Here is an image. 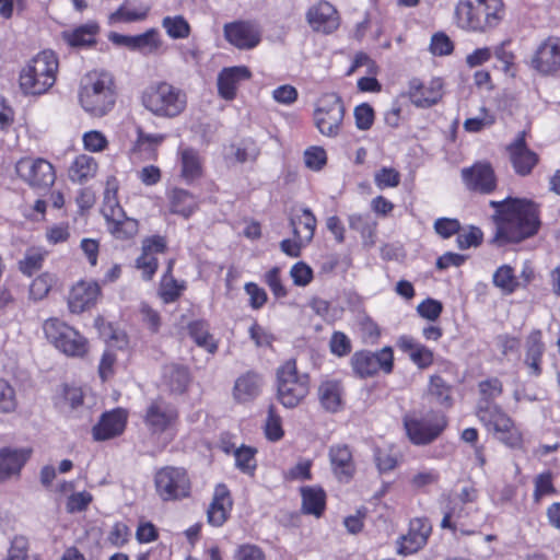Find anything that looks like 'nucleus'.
Instances as JSON below:
<instances>
[{"label":"nucleus","instance_id":"obj_1","mask_svg":"<svg viewBox=\"0 0 560 560\" xmlns=\"http://www.w3.org/2000/svg\"><path fill=\"white\" fill-rule=\"evenodd\" d=\"M489 205L494 209L493 244L520 243L537 234L541 223L538 206L533 201L508 197L501 201L491 200Z\"/></svg>","mask_w":560,"mask_h":560},{"label":"nucleus","instance_id":"obj_2","mask_svg":"<svg viewBox=\"0 0 560 560\" xmlns=\"http://www.w3.org/2000/svg\"><path fill=\"white\" fill-rule=\"evenodd\" d=\"M454 14L458 27L475 33H487L502 21L504 3L502 0H459Z\"/></svg>","mask_w":560,"mask_h":560},{"label":"nucleus","instance_id":"obj_3","mask_svg":"<svg viewBox=\"0 0 560 560\" xmlns=\"http://www.w3.org/2000/svg\"><path fill=\"white\" fill-rule=\"evenodd\" d=\"M79 101L82 108L95 117L106 115L115 105L114 78L106 71H90L80 84Z\"/></svg>","mask_w":560,"mask_h":560},{"label":"nucleus","instance_id":"obj_4","mask_svg":"<svg viewBox=\"0 0 560 560\" xmlns=\"http://www.w3.org/2000/svg\"><path fill=\"white\" fill-rule=\"evenodd\" d=\"M58 59L52 51L45 50L35 56L20 73V88L24 94L42 95L56 81Z\"/></svg>","mask_w":560,"mask_h":560},{"label":"nucleus","instance_id":"obj_5","mask_svg":"<svg viewBox=\"0 0 560 560\" xmlns=\"http://www.w3.org/2000/svg\"><path fill=\"white\" fill-rule=\"evenodd\" d=\"M142 103L154 115L173 118L185 110L187 97L180 89L167 82H160L144 91Z\"/></svg>","mask_w":560,"mask_h":560},{"label":"nucleus","instance_id":"obj_6","mask_svg":"<svg viewBox=\"0 0 560 560\" xmlns=\"http://www.w3.org/2000/svg\"><path fill=\"white\" fill-rule=\"evenodd\" d=\"M406 434L415 445H428L435 441L447 425L444 415L429 411H410L402 419Z\"/></svg>","mask_w":560,"mask_h":560},{"label":"nucleus","instance_id":"obj_7","mask_svg":"<svg viewBox=\"0 0 560 560\" xmlns=\"http://www.w3.org/2000/svg\"><path fill=\"white\" fill-rule=\"evenodd\" d=\"M278 398L285 408L296 407L308 394L310 377L300 373L293 359L277 370Z\"/></svg>","mask_w":560,"mask_h":560},{"label":"nucleus","instance_id":"obj_8","mask_svg":"<svg viewBox=\"0 0 560 560\" xmlns=\"http://www.w3.org/2000/svg\"><path fill=\"white\" fill-rule=\"evenodd\" d=\"M102 213L107 223L108 232L117 240H130L139 232V223L136 219L126 215L124 209L117 200V188L107 187L104 191Z\"/></svg>","mask_w":560,"mask_h":560},{"label":"nucleus","instance_id":"obj_9","mask_svg":"<svg viewBox=\"0 0 560 560\" xmlns=\"http://www.w3.org/2000/svg\"><path fill=\"white\" fill-rule=\"evenodd\" d=\"M43 329L48 341L66 355L82 358L88 352L86 338L58 318L45 320Z\"/></svg>","mask_w":560,"mask_h":560},{"label":"nucleus","instance_id":"obj_10","mask_svg":"<svg viewBox=\"0 0 560 560\" xmlns=\"http://www.w3.org/2000/svg\"><path fill=\"white\" fill-rule=\"evenodd\" d=\"M345 117V106L340 96L335 93L323 95L314 110V122L318 131L327 137L339 135Z\"/></svg>","mask_w":560,"mask_h":560},{"label":"nucleus","instance_id":"obj_11","mask_svg":"<svg viewBox=\"0 0 560 560\" xmlns=\"http://www.w3.org/2000/svg\"><path fill=\"white\" fill-rule=\"evenodd\" d=\"M155 490L163 501L180 500L189 497L191 482L187 471L180 467L166 466L154 476Z\"/></svg>","mask_w":560,"mask_h":560},{"label":"nucleus","instance_id":"obj_12","mask_svg":"<svg viewBox=\"0 0 560 560\" xmlns=\"http://www.w3.org/2000/svg\"><path fill=\"white\" fill-rule=\"evenodd\" d=\"M477 415L479 419L497 434L498 439L510 447H518L521 445V434L514 428L511 419L503 413L498 406L487 401L478 405Z\"/></svg>","mask_w":560,"mask_h":560},{"label":"nucleus","instance_id":"obj_13","mask_svg":"<svg viewBox=\"0 0 560 560\" xmlns=\"http://www.w3.org/2000/svg\"><path fill=\"white\" fill-rule=\"evenodd\" d=\"M18 176L33 188L46 189L56 179L54 166L46 160L22 158L15 164Z\"/></svg>","mask_w":560,"mask_h":560},{"label":"nucleus","instance_id":"obj_14","mask_svg":"<svg viewBox=\"0 0 560 560\" xmlns=\"http://www.w3.org/2000/svg\"><path fill=\"white\" fill-rule=\"evenodd\" d=\"M393 350L384 347L381 351H358L351 357V366L355 375L361 378L375 375L380 370L389 373L393 370Z\"/></svg>","mask_w":560,"mask_h":560},{"label":"nucleus","instance_id":"obj_15","mask_svg":"<svg viewBox=\"0 0 560 560\" xmlns=\"http://www.w3.org/2000/svg\"><path fill=\"white\" fill-rule=\"evenodd\" d=\"M510 162L514 172L520 176H527L538 164L539 156L526 143V132L521 131L506 147Z\"/></svg>","mask_w":560,"mask_h":560},{"label":"nucleus","instance_id":"obj_16","mask_svg":"<svg viewBox=\"0 0 560 560\" xmlns=\"http://www.w3.org/2000/svg\"><path fill=\"white\" fill-rule=\"evenodd\" d=\"M532 67L541 74L560 72V37L550 36L537 48Z\"/></svg>","mask_w":560,"mask_h":560},{"label":"nucleus","instance_id":"obj_17","mask_svg":"<svg viewBox=\"0 0 560 560\" xmlns=\"http://www.w3.org/2000/svg\"><path fill=\"white\" fill-rule=\"evenodd\" d=\"M224 36L240 49H252L260 42V31L256 23L237 21L224 25Z\"/></svg>","mask_w":560,"mask_h":560},{"label":"nucleus","instance_id":"obj_18","mask_svg":"<svg viewBox=\"0 0 560 560\" xmlns=\"http://www.w3.org/2000/svg\"><path fill=\"white\" fill-rule=\"evenodd\" d=\"M108 39L118 46H126L131 50H138L144 55L154 54L161 47L162 42L156 30L151 28L143 34L130 36L115 32L109 33Z\"/></svg>","mask_w":560,"mask_h":560},{"label":"nucleus","instance_id":"obj_19","mask_svg":"<svg viewBox=\"0 0 560 560\" xmlns=\"http://www.w3.org/2000/svg\"><path fill=\"white\" fill-rule=\"evenodd\" d=\"M462 177L470 190L481 194H490L497 187V178L493 168L488 163H477L462 171Z\"/></svg>","mask_w":560,"mask_h":560},{"label":"nucleus","instance_id":"obj_20","mask_svg":"<svg viewBox=\"0 0 560 560\" xmlns=\"http://www.w3.org/2000/svg\"><path fill=\"white\" fill-rule=\"evenodd\" d=\"M177 416V410L172 405L156 399L147 408L144 422L152 433H162L176 421Z\"/></svg>","mask_w":560,"mask_h":560},{"label":"nucleus","instance_id":"obj_21","mask_svg":"<svg viewBox=\"0 0 560 560\" xmlns=\"http://www.w3.org/2000/svg\"><path fill=\"white\" fill-rule=\"evenodd\" d=\"M306 20L315 32H323L325 34L332 33L339 26L337 10L332 4L324 0L308 9Z\"/></svg>","mask_w":560,"mask_h":560},{"label":"nucleus","instance_id":"obj_22","mask_svg":"<svg viewBox=\"0 0 560 560\" xmlns=\"http://www.w3.org/2000/svg\"><path fill=\"white\" fill-rule=\"evenodd\" d=\"M127 415L122 409H114L103 413L97 424L93 427V438L105 441L120 435L126 427Z\"/></svg>","mask_w":560,"mask_h":560},{"label":"nucleus","instance_id":"obj_23","mask_svg":"<svg viewBox=\"0 0 560 560\" xmlns=\"http://www.w3.org/2000/svg\"><path fill=\"white\" fill-rule=\"evenodd\" d=\"M252 73L245 66L224 68L218 75V92L226 101L234 100L237 85L250 78Z\"/></svg>","mask_w":560,"mask_h":560},{"label":"nucleus","instance_id":"obj_24","mask_svg":"<svg viewBox=\"0 0 560 560\" xmlns=\"http://www.w3.org/2000/svg\"><path fill=\"white\" fill-rule=\"evenodd\" d=\"M409 88L410 101L417 107H431L442 97V83L439 79L432 80L429 85H424L418 79H412Z\"/></svg>","mask_w":560,"mask_h":560},{"label":"nucleus","instance_id":"obj_25","mask_svg":"<svg viewBox=\"0 0 560 560\" xmlns=\"http://www.w3.org/2000/svg\"><path fill=\"white\" fill-rule=\"evenodd\" d=\"M431 524L427 518H415L410 522L409 532L402 537L399 553L410 555L421 549L428 541Z\"/></svg>","mask_w":560,"mask_h":560},{"label":"nucleus","instance_id":"obj_26","mask_svg":"<svg viewBox=\"0 0 560 560\" xmlns=\"http://www.w3.org/2000/svg\"><path fill=\"white\" fill-rule=\"evenodd\" d=\"M232 504L233 502L228 487L223 483H219L214 489L212 501L207 510L209 524L217 527L222 526L228 520Z\"/></svg>","mask_w":560,"mask_h":560},{"label":"nucleus","instance_id":"obj_27","mask_svg":"<svg viewBox=\"0 0 560 560\" xmlns=\"http://www.w3.org/2000/svg\"><path fill=\"white\" fill-rule=\"evenodd\" d=\"M329 459L332 470L339 480L352 478L355 466L352 458V452L346 444L332 445L329 448Z\"/></svg>","mask_w":560,"mask_h":560},{"label":"nucleus","instance_id":"obj_28","mask_svg":"<svg viewBox=\"0 0 560 560\" xmlns=\"http://www.w3.org/2000/svg\"><path fill=\"white\" fill-rule=\"evenodd\" d=\"M100 289L95 283L79 282L69 293L68 305L71 313H82L94 305Z\"/></svg>","mask_w":560,"mask_h":560},{"label":"nucleus","instance_id":"obj_29","mask_svg":"<svg viewBox=\"0 0 560 560\" xmlns=\"http://www.w3.org/2000/svg\"><path fill=\"white\" fill-rule=\"evenodd\" d=\"M28 457L30 451L26 450H0V482L18 475Z\"/></svg>","mask_w":560,"mask_h":560},{"label":"nucleus","instance_id":"obj_30","mask_svg":"<svg viewBox=\"0 0 560 560\" xmlns=\"http://www.w3.org/2000/svg\"><path fill=\"white\" fill-rule=\"evenodd\" d=\"M397 346L419 369H427L433 363V352L410 336L399 337Z\"/></svg>","mask_w":560,"mask_h":560},{"label":"nucleus","instance_id":"obj_31","mask_svg":"<svg viewBox=\"0 0 560 560\" xmlns=\"http://www.w3.org/2000/svg\"><path fill=\"white\" fill-rule=\"evenodd\" d=\"M262 378L259 374L255 372H246L241 375L234 384L233 395L237 401H248L255 398L261 387Z\"/></svg>","mask_w":560,"mask_h":560},{"label":"nucleus","instance_id":"obj_32","mask_svg":"<svg viewBox=\"0 0 560 560\" xmlns=\"http://www.w3.org/2000/svg\"><path fill=\"white\" fill-rule=\"evenodd\" d=\"M545 352V345L541 340L540 330H534L526 340V353L524 363L530 369V374L539 376L541 374V358Z\"/></svg>","mask_w":560,"mask_h":560},{"label":"nucleus","instance_id":"obj_33","mask_svg":"<svg viewBox=\"0 0 560 560\" xmlns=\"http://www.w3.org/2000/svg\"><path fill=\"white\" fill-rule=\"evenodd\" d=\"M318 398L323 408L337 412L342 407V387L337 381H327L318 387Z\"/></svg>","mask_w":560,"mask_h":560},{"label":"nucleus","instance_id":"obj_34","mask_svg":"<svg viewBox=\"0 0 560 560\" xmlns=\"http://www.w3.org/2000/svg\"><path fill=\"white\" fill-rule=\"evenodd\" d=\"M97 32V24L89 23L81 25L73 31L62 32V38L71 47H85L95 44V35Z\"/></svg>","mask_w":560,"mask_h":560},{"label":"nucleus","instance_id":"obj_35","mask_svg":"<svg viewBox=\"0 0 560 560\" xmlns=\"http://www.w3.org/2000/svg\"><path fill=\"white\" fill-rule=\"evenodd\" d=\"M302 494V509L306 514L320 516L325 510L326 494L322 488L303 487Z\"/></svg>","mask_w":560,"mask_h":560},{"label":"nucleus","instance_id":"obj_36","mask_svg":"<svg viewBox=\"0 0 560 560\" xmlns=\"http://www.w3.org/2000/svg\"><path fill=\"white\" fill-rule=\"evenodd\" d=\"M180 166L183 178L190 183L202 175V162L198 151L191 148L180 150Z\"/></svg>","mask_w":560,"mask_h":560},{"label":"nucleus","instance_id":"obj_37","mask_svg":"<svg viewBox=\"0 0 560 560\" xmlns=\"http://www.w3.org/2000/svg\"><path fill=\"white\" fill-rule=\"evenodd\" d=\"M291 225L296 240L301 243L307 244L313 240L316 228V218L310 209L305 208L303 209L301 217L291 219Z\"/></svg>","mask_w":560,"mask_h":560},{"label":"nucleus","instance_id":"obj_38","mask_svg":"<svg viewBox=\"0 0 560 560\" xmlns=\"http://www.w3.org/2000/svg\"><path fill=\"white\" fill-rule=\"evenodd\" d=\"M163 376L171 392L176 394H183L190 382L188 369L178 364L165 366Z\"/></svg>","mask_w":560,"mask_h":560},{"label":"nucleus","instance_id":"obj_39","mask_svg":"<svg viewBox=\"0 0 560 560\" xmlns=\"http://www.w3.org/2000/svg\"><path fill=\"white\" fill-rule=\"evenodd\" d=\"M171 211L189 218L198 207L196 198L187 190L175 188L171 194Z\"/></svg>","mask_w":560,"mask_h":560},{"label":"nucleus","instance_id":"obj_40","mask_svg":"<svg viewBox=\"0 0 560 560\" xmlns=\"http://www.w3.org/2000/svg\"><path fill=\"white\" fill-rule=\"evenodd\" d=\"M97 164L92 156L79 155L69 170V177L73 182L83 183L93 177L96 173Z\"/></svg>","mask_w":560,"mask_h":560},{"label":"nucleus","instance_id":"obj_41","mask_svg":"<svg viewBox=\"0 0 560 560\" xmlns=\"http://www.w3.org/2000/svg\"><path fill=\"white\" fill-rule=\"evenodd\" d=\"M150 7L147 4H139L137 8L130 9L127 1L124 2L115 12L109 15V23H130L143 21L147 19Z\"/></svg>","mask_w":560,"mask_h":560},{"label":"nucleus","instance_id":"obj_42","mask_svg":"<svg viewBox=\"0 0 560 560\" xmlns=\"http://www.w3.org/2000/svg\"><path fill=\"white\" fill-rule=\"evenodd\" d=\"M350 229L358 231L366 245L374 244V235L376 222L369 214H351L349 215Z\"/></svg>","mask_w":560,"mask_h":560},{"label":"nucleus","instance_id":"obj_43","mask_svg":"<svg viewBox=\"0 0 560 560\" xmlns=\"http://www.w3.org/2000/svg\"><path fill=\"white\" fill-rule=\"evenodd\" d=\"M493 284L505 294L513 293L518 287L513 268L509 265L499 267L493 275Z\"/></svg>","mask_w":560,"mask_h":560},{"label":"nucleus","instance_id":"obj_44","mask_svg":"<svg viewBox=\"0 0 560 560\" xmlns=\"http://www.w3.org/2000/svg\"><path fill=\"white\" fill-rule=\"evenodd\" d=\"M189 335L195 342L205 347L209 352L217 350V345L213 342L211 335L209 334L208 324L205 320H196L188 326Z\"/></svg>","mask_w":560,"mask_h":560},{"label":"nucleus","instance_id":"obj_45","mask_svg":"<svg viewBox=\"0 0 560 560\" xmlns=\"http://www.w3.org/2000/svg\"><path fill=\"white\" fill-rule=\"evenodd\" d=\"M172 267L173 260H170L160 289V295L165 303L176 301L179 298L182 290L184 289V287L178 284L177 281L171 276Z\"/></svg>","mask_w":560,"mask_h":560},{"label":"nucleus","instance_id":"obj_46","mask_svg":"<svg viewBox=\"0 0 560 560\" xmlns=\"http://www.w3.org/2000/svg\"><path fill=\"white\" fill-rule=\"evenodd\" d=\"M162 26L167 35L174 39L186 38L190 34V26L182 15L165 16L162 20Z\"/></svg>","mask_w":560,"mask_h":560},{"label":"nucleus","instance_id":"obj_47","mask_svg":"<svg viewBox=\"0 0 560 560\" xmlns=\"http://www.w3.org/2000/svg\"><path fill=\"white\" fill-rule=\"evenodd\" d=\"M256 450L249 446H242L235 452V463L243 472L253 474L256 468Z\"/></svg>","mask_w":560,"mask_h":560},{"label":"nucleus","instance_id":"obj_48","mask_svg":"<svg viewBox=\"0 0 560 560\" xmlns=\"http://www.w3.org/2000/svg\"><path fill=\"white\" fill-rule=\"evenodd\" d=\"M266 436L270 441H279L283 436L281 418L276 413L273 406L268 409V417L265 425Z\"/></svg>","mask_w":560,"mask_h":560},{"label":"nucleus","instance_id":"obj_49","mask_svg":"<svg viewBox=\"0 0 560 560\" xmlns=\"http://www.w3.org/2000/svg\"><path fill=\"white\" fill-rule=\"evenodd\" d=\"M443 311V305L440 301L428 298L417 306L418 314L428 320H436Z\"/></svg>","mask_w":560,"mask_h":560},{"label":"nucleus","instance_id":"obj_50","mask_svg":"<svg viewBox=\"0 0 560 560\" xmlns=\"http://www.w3.org/2000/svg\"><path fill=\"white\" fill-rule=\"evenodd\" d=\"M304 162L308 168L319 171L327 162L326 151L320 147H311L304 152Z\"/></svg>","mask_w":560,"mask_h":560},{"label":"nucleus","instance_id":"obj_51","mask_svg":"<svg viewBox=\"0 0 560 560\" xmlns=\"http://www.w3.org/2000/svg\"><path fill=\"white\" fill-rule=\"evenodd\" d=\"M355 126L360 130H369L374 122V110L368 103L360 104L354 108Z\"/></svg>","mask_w":560,"mask_h":560},{"label":"nucleus","instance_id":"obj_52","mask_svg":"<svg viewBox=\"0 0 560 560\" xmlns=\"http://www.w3.org/2000/svg\"><path fill=\"white\" fill-rule=\"evenodd\" d=\"M27 550V540L21 536L14 537L7 560H37L35 556L28 555Z\"/></svg>","mask_w":560,"mask_h":560},{"label":"nucleus","instance_id":"obj_53","mask_svg":"<svg viewBox=\"0 0 560 560\" xmlns=\"http://www.w3.org/2000/svg\"><path fill=\"white\" fill-rule=\"evenodd\" d=\"M374 180L376 186L381 189L385 187H396L399 185L400 175L395 168L383 167L375 174Z\"/></svg>","mask_w":560,"mask_h":560},{"label":"nucleus","instance_id":"obj_54","mask_svg":"<svg viewBox=\"0 0 560 560\" xmlns=\"http://www.w3.org/2000/svg\"><path fill=\"white\" fill-rule=\"evenodd\" d=\"M16 407L15 393L11 385L0 380V411L11 412Z\"/></svg>","mask_w":560,"mask_h":560},{"label":"nucleus","instance_id":"obj_55","mask_svg":"<svg viewBox=\"0 0 560 560\" xmlns=\"http://www.w3.org/2000/svg\"><path fill=\"white\" fill-rule=\"evenodd\" d=\"M434 230L443 238L458 234L460 231V223L456 219L440 218L434 222Z\"/></svg>","mask_w":560,"mask_h":560},{"label":"nucleus","instance_id":"obj_56","mask_svg":"<svg viewBox=\"0 0 560 560\" xmlns=\"http://www.w3.org/2000/svg\"><path fill=\"white\" fill-rule=\"evenodd\" d=\"M330 351L337 357H345L351 352V341L341 331H335L329 341Z\"/></svg>","mask_w":560,"mask_h":560},{"label":"nucleus","instance_id":"obj_57","mask_svg":"<svg viewBox=\"0 0 560 560\" xmlns=\"http://www.w3.org/2000/svg\"><path fill=\"white\" fill-rule=\"evenodd\" d=\"M453 43L444 33H436L431 38L430 50L433 55L445 56L453 51Z\"/></svg>","mask_w":560,"mask_h":560},{"label":"nucleus","instance_id":"obj_58","mask_svg":"<svg viewBox=\"0 0 560 560\" xmlns=\"http://www.w3.org/2000/svg\"><path fill=\"white\" fill-rule=\"evenodd\" d=\"M51 288V279L48 275H42L33 280L30 287V295L34 301L44 299Z\"/></svg>","mask_w":560,"mask_h":560},{"label":"nucleus","instance_id":"obj_59","mask_svg":"<svg viewBox=\"0 0 560 560\" xmlns=\"http://www.w3.org/2000/svg\"><path fill=\"white\" fill-rule=\"evenodd\" d=\"M479 389L482 395L479 404L487 405V401L491 402V399H494L502 393V384L498 378H492L488 381H483L479 384Z\"/></svg>","mask_w":560,"mask_h":560},{"label":"nucleus","instance_id":"obj_60","mask_svg":"<svg viewBox=\"0 0 560 560\" xmlns=\"http://www.w3.org/2000/svg\"><path fill=\"white\" fill-rule=\"evenodd\" d=\"M290 275L293 279L294 284L304 287L308 284L313 279V270L305 262H296L291 268Z\"/></svg>","mask_w":560,"mask_h":560},{"label":"nucleus","instance_id":"obj_61","mask_svg":"<svg viewBox=\"0 0 560 560\" xmlns=\"http://www.w3.org/2000/svg\"><path fill=\"white\" fill-rule=\"evenodd\" d=\"M158 259L150 253H144L137 258L136 267L142 270L143 278L150 280L158 269Z\"/></svg>","mask_w":560,"mask_h":560},{"label":"nucleus","instance_id":"obj_62","mask_svg":"<svg viewBox=\"0 0 560 560\" xmlns=\"http://www.w3.org/2000/svg\"><path fill=\"white\" fill-rule=\"evenodd\" d=\"M83 143L86 150L100 152L106 148L107 139L101 131L92 130L84 133Z\"/></svg>","mask_w":560,"mask_h":560},{"label":"nucleus","instance_id":"obj_63","mask_svg":"<svg viewBox=\"0 0 560 560\" xmlns=\"http://www.w3.org/2000/svg\"><path fill=\"white\" fill-rule=\"evenodd\" d=\"M92 502L91 493L86 491L71 494L67 501V511L70 513L82 512Z\"/></svg>","mask_w":560,"mask_h":560},{"label":"nucleus","instance_id":"obj_64","mask_svg":"<svg viewBox=\"0 0 560 560\" xmlns=\"http://www.w3.org/2000/svg\"><path fill=\"white\" fill-rule=\"evenodd\" d=\"M456 241L460 249L478 246L482 241V232L480 229L471 226L468 232L458 233Z\"/></svg>","mask_w":560,"mask_h":560}]
</instances>
